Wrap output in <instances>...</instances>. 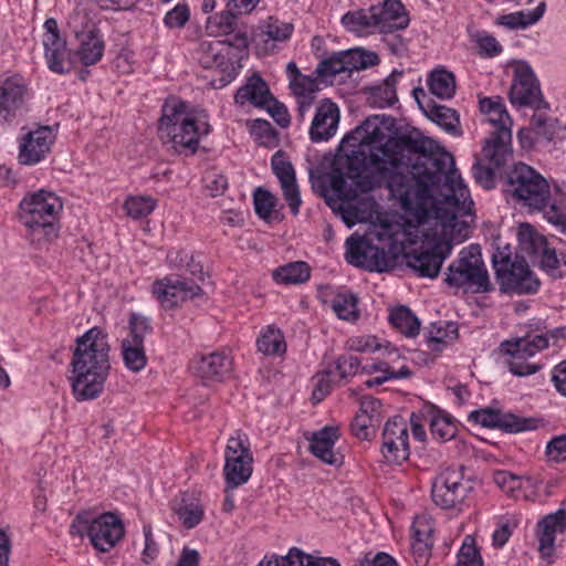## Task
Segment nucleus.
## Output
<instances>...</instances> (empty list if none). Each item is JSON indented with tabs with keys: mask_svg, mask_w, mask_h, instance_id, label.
<instances>
[{
	"mask_svg": "<svg viewBox=\"0 0 566 566\" xmlns=\"http://www.w3.org/2000/svg\"><path fill=\"white\" fill-rule=\"evenodd\" d=\"M506 192L528 211H542L553 203L547 180L523 163L516 164L507 174Z\"/></svg>",
	"mask_w": 566,
	"mask_h": 566,
	"instance_id": "7",
	"label": "nucleus"
},
{
	"mask_svg": "<svg viewBox=\"0 0 566 566\" xmlns=\"http://www.w3.org/2000/svg\"><path fill=\"white\" fill-rule=\"evenodd\" d=\"M271 95L266 82L259 74H253L248 78L247 83L237 91L234 101L240 105L251 103L256 107H263L266 105V101Z\"/></svg>",
	"mask_w": 566,
	"mask_h": 566,
	"instance_id": "30",
	"label": "nucleus"
},
{
	"mask_svg": "<svg viewBox=\"0 0 566 566\" xmlns=\"http://www.w3.org/2000/svg\"><path fill=\"white\" fill-rule=\"evenodd\" d=\"M427 338L432 350L441 352L458 338V325L454 322H446L443 325L432 324L428 329Z\"/></svg>",
	"mask_w": 566,
	"mask_h": 566,
	"instance_id": "41",
	"label": "nucleus"
},
{
	"mask_svg": "<svg viewBox=\"0 0 566 566\" xmlns=\"http://www.w3.org/2000/svg\"><path fill=\"white\" fill-rule=\"evenodd\" d=\"M111 345L99 327L86 331L75 340L71 358V381L76 400L97 398L111 371Z\"/></svg>",
	"mask_w": 566,
	"mask_h": 566,
	"instance_id": "2",
	"label": "nucleus"
},
{
	"mask_svg": "<svg viewBox=\"0 0 566 566\" xmlns=\"http://www.w3.org/2000/svg\"><path fill=\"white\" fill-rule=\"evenodd\" d=\"M497 167H493L492 165L482 160V158L478 159L473 166V175L475 180L481 184L484 188H492L494 185V170Z\"/></svg>",
	"mask_w": 566,
	"mask_h": 566,
	"instance_id": "60",
	"label": "nucleus"
},
{
	"mask_svg": "<svg viewBox=\"0 0 566 566\" xmlns=\"http://www.w3.org/2000/svg\"><path fill=\"white\" fill-rule=\"evenodd\" d=\"M342 24L346 30L358 35L370 34L377 31L373 7L367 10L358 9L347 12L342 18Z\"/></svg>",
	"mask_w": 566,
	"mask_h": 566,
	"instance_id": "36",
	"label": "nucleus"
},
{
	"mask_svg": "<svg viewBox=\"0 0 566 566\" xmlns=\"http://www.w3.org/2000/svg\"><path fill=\"white\" fill-rule=\"evenodd\" d=\"M339 108L328 98L319 102L310 128V137L313 142H323L332 138L338 127Z\"/></svg>",
	"mask_w": 566,
	"mask_h": 566,
	"instance_id": "24",
	"label": "nucleus"
},
{
	"mask_svg": "<svg viewBox=\"0 0 566 566\" xmlns=\"http://www.w3.org/2000/svg\"><path fill=\"white\" fill-rule=\"evenodd\" d=\"M124 210L133 219H142L156 208V200L150 196H133L125 200Z\"/></svg>",
	"mask_w": 566,
	"mask_h": 566,
	"instance_id": "50",
	"label": "nucleus"
},
{
	"mask_svg": "<svg viewBox=\"0 0 566 566\" xmlns=\"http://www.w3.org/2000/svg\"><path fill=\"white\" fill-rule=\"evenodd\" d=\"M62 209L61 198L49 190L40 189L23 198L20 203V219L29 229L32 242L50 243L57 237L55 220Z\"/></svg>",
	"mask_w": 566,
	"mask_h": 566,
	"instance_id": "5",
	"label": "nucleus"
},
{
	"mask_svg": "<svg viewBox=\"0 0 566 566\" xmlns=\"http://www.w3.org/2000/svg\"><path fill=\"white\" fill-rule=\"evenodd\" d=\"M90 6V2H81L67 17V28L73 32L75 38L84 36V34H88L90 31H92V33H98L93 18L91 17L92 10Z\"/></svg>",
	"mask_w": 566,
	"mask_h": 566,
	"instance_id": "38",
	"label": "nucleus"
},
{
	"mask_svg": "<svg viewBox=\"0 0 566 566\" xmlns=\"http://www.w3.org/2000/svg\"><path fill=\"white\" fill-rule=\"evenodd\" d=\"M128 334L120 343V354L125 367L132 373L142 371L147 365L145 336L151 331L146 316L133 313L128 321Z\"/></svg>",
	"mask_w": 566,
	"mask_h": 566,
	"instance_id": "13",
	"label": "nucleus"
},
{
	"mask_svg": "<svg viewBox=\"0 0 566 566\" xmlns=\"http://www.w3.org/2000/svg\"><path fill=\"white\" fill-rule=\"evenodd\" d=\"M210 132L208 116L205 112H189L187 104L172 101L163 106L158 135L164 144H170L176 150L198 147L200 136Z\"/></svg>",
	"mask_w": 566,
	"mask_h": 566,
	"instance_id": "4",
	"label": "nucleus"
},
{
	"mask_svg": "<svg viewBox=\"0 0 566 566\" xmlns=\"http://www.w3.org/2000/svg\"><path fill=\"white\" fill-rule=\"evenodd\" d=\"M231 367V359L219 352L202 355L192 365L193 374L203 381L224 380L230 375Z\"/></svg>",
	"mask_w": 566,
	"mask_h": 566,
	"instance_id": "27",
	"label": "nucleus"
},
{
	"mask_svg": "<svg viewBox=\"0 0 566 566\" xmlns=\"http://www.w3.org/2000/svg\"><path fill=\"white\" fill-rule=\"evenodd\" d=\"M248 48V38L244 33H237L232 40H218L201 38L196 49V57L205 69H221L231 77L234 73V65L231 62L233 50L239 52Z\"/></svg>",
	"mask_w": 566,
	"mask_h": 566,
	"instance_id": "11",
	"label": "nucleus"
},
{
	"mask_svg": "<svg viewBox=\"0 0 566 566\" xmlns=\"http://www.w3.org/2000/svg\"><path fill=\"white\" fill-rule=\"evenodd\" d=\"M542 270L554 279H559L566 275V259L559 258L554 248L549 245L537 258Z\"/></svg>",
	"mask_w": 566,
	"mask_h": 566,
	"instance_id": "51",
	"label": "nucleus"
},
{
	"mask_svg": "<svg viewBox=\"0 0 566 566\" xmlns=\"http://www.w3.org/2000/svg\"><path fill=\"white\" fill-rule=\"evenodd\" d=\"M345 72H348V70L345 64L344 52L322 61L316 69V73L322 77L335 76Z\"/></svg>",
	"mask_w": 566,
	"mask_h": 566,
	"instance_id": "57",
	"label": "nucleus"
},
{
	"mask_svg": "<svg viewBox=\"0 0 566 566\" xmlns=\"http://www.w3.org/2000/svg\"><path fill=\"white\" fill-rule=\"evenodd\" d=\"M256 345L259 352L264 355H281L286 349L282 333L273 326H268V328L258 338Z\"/></svg>",
	"mask_w": 566,
	"mask_h": 566,
	"instance_id": "47",
	"label": "nucleus"
},
{
	"mask_svg": "<svg viewBox=\"0 0 566 566\" xmlns=\"http://www.w3.org/2000/svg\"><path fill=\"white\" fill-rule=\"evenodd\" d=\"M493 481L503 492L516 500L526 497L524 492L526 485L533 486L530 478L518 476L507 471L495 472Z\"/></svg>",
	"mask_w": 566,
	"mask_h": 566,
	"instance_id": "39",
	"label": "nucleus"
},
{
	"mask_svg": "<svg viewBox=\"0 0 566 566\" xmlns=\"http://www.w3.org/2000/svg\"><path fill=\"white\" fill-rule=\"evenodd\" d=\"M253 201L256 214L261 219L268 220L275 206V197L270 191L260 187L254 191Z\"/></svg>",
	"mask_w": 566,
	"mask_h": 566,
	"instance_id": "58",
	"label": "nucleus"
},
{
	"mask_svg": "<svg viewBox=\"0 0 566 566\" xmlns=\"http://www.w3.org/2000/svg\"><path fill=\"white\" fill-rule=\"evenodd\" d=\"M78 46L75 55L84 65H93L97 63L104 53V42L98 33L88 32L84 36L76 38Z\"/></svg>",
	"mask_w": 566,
	"mask_h": 566,
	"instance_id": "35",
	"label": "nucleus"
},
{
	"mask_svg": "<svg viewBox=\"0 0 566 566\" xmlns=\"http://www.w3.org/2000/svg\"><path fill=\"white\" fill-rule=\"evenodd\" d=\"M151 292L161 307L171 310L187 300L199 296L202 293V289L198 284L181 279L178 275H169L156 280Z\"/></svg>",
	"mask_w": 566,
	"mask_h": 566,
	"instance_id": "17",
	"label": "nucleus"
},
{
	"mask_svg": "<svg viewBox=\"0 0 566 566\" xmlns=\"http://www.w3.org/2000/svg\"><path fill=\"white\" fill-rule=\"evenodd\" d=\"M510 101L513 105L528 106L534 111L548 109V103L543 98L539 83L526 63H517L510 88Z\"/></svg>",
	"mask_w": 566,
	"mask_h": 566,
	"instance_id": "16",
	"label": "nucleus"
},
{
	"mask_svg": "<svg viewBox=\"0 0 566 566\" xmlns=\"http://www.w3.org/2000/svg\"><path fill=\"white\" fill-rule=\"evenodd\" d=\"M394 241L388 222L375 224L365 235L354 233L346 240V260L368 271H387L391 260L386 249L390 248Z\"/></svg>",
	"mask_w": 566,
	"mask_h": 566,
	"instance_id": "6",
	"label": "nucleus"
},
{
	"mask_svg": "<svg viewBox=\"0 0 566 566\" xmlns=\"http://www.w3.org/2000/svg\"><path fill=\"white\" fill-rule=\"evenodd\" d=\"M402 75L400 71H394L381 85L371 91V104L376 107H389L397 101L396 84L398 77Z\"/></svg>",
	"mask_w": 566,
	"mask_h": 566,
	"instance_id": "42",
	"label": "nucleus"
},
{
	"mask_svg": "<svg viewBox=\"0 0 566 566\" xmlns=\"http://www.w3.org/2000/svg\"><path fill=\"white\" fill-rule=\"evenodd\" d=\"M311 269L302 261L280 266L273 272V279L282 284H301L310 279Z\"/></svg>",
	"mask_w": 566,
	"mask_h": 566,
	"instance_id": "43",
	"label": "nucleus"
},
{
	"mask_svg": "<svg viewBox=\"0 0 566 566\" xmlns=\"http://www.w3.org/2000/svg\"><path fill=\"white\" fill-rule=\"evenodd\" d=\"M428 84L429 91L439 98H451L455 93L454 75L443 69L432 71Z\"/></svg>",
	"mask_w": 566,
	"mask_h": 566,
	"instance_id": "45",
	"label": "nucleus"
},
{
	"mask_svg": "<svg viewBox=\"0 0 566 566\" xmlns=\"http://www.w3.org/2000/svg\"><path fill=\"white\" fill-rule=\"evenodd\" d=\"M472 490L470 481L464 479L463 467L447 468L433 481L431 496L436 505L451 509L463 502Z\"/></svg>",
	"mask_w": 566,
	"mask_h": 566,
	"instance_id": "15",
	"label": "nucleus"
},
{
	"mask_svg": "<svg viewBox=\"0 0 566 566\" xmlns=\"http://www.w3.org/2000/svg\"><path fill=\"white\" fill-rule=\"evenodd\" d=\"M345 53V64L348 72L354 70L366 69L369 65H374L378 62V56L374 53L365 54L361 50H349Z\"/></svg>",
	"mask_w": 566,
	"mask_h": 566,
	"instance_id": "56",
	"label": "nucleus"
},
{
	"mask_svg": "<svg viewBox=\"0 0 566 566\" xmlns=\"http://www.w3.org/2000/svg\"><path fill=\"white\" fill-rule=\"evenodd\" d=\"M547 109L535 111L530 125L537 142H552L559 129L558 120L548 116Z\"/></svg>",
	"mask_w": 566,
	"mask_h": 566,
	"instance_id": "40",
	"label": "nucleus"
},
{
	"mask_svg": "<svg viewBox=\"0 0 566 566\" xmlns=\"http://www.w3.org/2000/svg\"><path fill=\"white\" fill-rule=\"evenodd\" d=\"M544 12V3H541L537 8H535L533 11H530L527 13L523 11L501 15L497 20L499 24L505 25L510 29H518V28H525L530 24L535 23L538 21Z\"/></svg>",
	"mask_w": 566,
	"mask_h": 566,
	"instance_id": "49",
	"label": "nucleus"
},
{
	"mask_svg": "<svg viewBox=\"0 0 566 566\" xmlns=\"http://www.w3.org/2000/svg\"><path fill=\"white\" fill-rule=\"evenodd\" d=\"M290 87L296 98H315V94L318 91L316 80L308 76L292 78L290 82Z\"/></svg>",
	"mask_w": 566,
	"mask_h": 566,
	"instance_id": "59",
	"label": "nucleus"
},
{
	"mask_svg": "<svg viewBox=\"0 0 566 566\" xmlns=\"http://www.w3.org/2000/svg\"><path fill=\"white\" fill-rule=\"evenodd\" d=\"M331 190L329 188H321V193L325 197L326 203L340 214L343 221L348 227L367 220L375 212L377 203L370 197H364L359 201V206H357L350 203L355 199L339 198L336 192L333 196H328Z\"/></svg>",
	"mask_w": 566,
	"mask_h": 566,
	"instance_id": "19",
	"label": "nucleus"
},
{
	"mask_svg": "<svg viewBox=\"0 0 566 566\" xmlns=\"http://www.w3.org/2000/svg\"><path fill=\"white\" fill-rule=\"evenodd\" d=\"M408 428L401 417L388 420L382 432V454L389 462L400 463L409 458Z\"/></svg>",
	"mask_w": 566,
	"mask_h": 566,
	"instance_id": "18",
	"label": "nucleus"
},
{
	"mask_svg": "<svg viewBox=\"0 0 566 566\" xmlns=\"http://www.w3.org/2000/svg\"><path fill=\"white\" fill-rule=\"evenodd\" d=\"M389 321L405 336L415 337L419 334L420 322L407 306L392 310Z\"/></svg>",
	"mask_w": 566,
	"mask_h": 566,
	"instance_id": "44",
	"label": "nucleus"
},
{
	"mask_svg": "<svg viewBox=\"0 0 566 566\" xmlns=\"http://www.w3.org/2000/svg\"><path fill=\"white\" fill-rule=\"evenodd\" d=\"M301 558L303 557L298 554V548H292L286 556L264 558L258 566H301Z\"/></svg>",
	"mask_w": 566,
	"mask_h": 566,
	"instance_id": "63",
	"label": "nucleus"
},
{
	"mask_svg": "<svg viewBox=\"0 0 566 566\" xmlns=\"http://www.w3.org/2000/svg\"><path fill=\"white\" fill-rule=\"evenodd\" d=\"M376 29L379 33H394L409 24V15L400 0H385L373 6Z\"/></svg>",
	"mask_w": 566,
	"mask_h": 566,
	"instance_id": "22",
	"label": "nucleus"
},
{
	"mask_svg": "<svg viewBox=\"0 0 566 566\" xmlns=\"http://www.w3.org/2000/svg\"><path fill=\"white\" fill-rule=\"evenodd\" d=\"M224 460L223 475L229 488H239L249 481L253 472V457L245 436L238 433L228 439Z\"/></svg>",
	"mask_w": 566,
	"mask_h": 566,
	"instance_id": "12",
	"label": "nucleus"
},
{
	"mask_svg": "<svg viewBox=\"0 0 566 566\" xmlns=\"http://www.w3.org/2000/svg\"><path fill=\"white\" fill-rule=\"evenodd\" d=\"M237 14L234 10L227 9L209 17L206 23L207 32L213 36L230 34L235 28Z\"/></svg>",
	"mask_w": 566,
	"mask_h": 566,
	"instance_id": "46",
	"label": "nucleus"
},
{
	"mask_svg": "<svg viewBox=\"0 0 566 566\" xmlns=\"http://www.w3.org/2000/svg\"><path fill=\"white\" fill-rule=\"evenodd\" d=\"M45 57L51 71L62 74L65 70L66 43L59 34L44 35Z\"/></svg>",
	"mask_w": 566,
	"mask_h": 566,
	"instance_id": "37",
	"label": "nucleus"
},
{
	"mask_svg": "<svg viewBox=\"0 0 566 566\" xmlns=\"http://www.w3.org/2000/svg\"><path fill=\"white\" fill-rule=\"evenodd\" d=\"M368 164L370 165L367 148L350 146L344 150L342 143L333 161L332 172L319 177L314 185L332 189L339 198L357 199L358 192L371 189L369 177L363 175Z\"/></svg>",
	"mask_w": 566,
	"mask_h": 566,
	"instance_id": "3",
	"label": "nucleus"
},
{
	"mask_svg": "<svg viewBox=\"0 0 566 566\" xmlns=\"http://www.w3.org/2000/svg\"><path fill=\"white\" fill-rule=\"evenodd\" d=\"M272 169L280 180L284 199L286 200L291 212L296 216L302 200L292 164L279 151L272 158Z\"/></svg>",
	"mask_w": 566,
	"mask_h": 566,
	"instance_id": "25",
	"label": "nucleus"
},
{
	"mask_svg": "<svg viewBox=\"0 0 566 566\" xmlns=\"http://www.w3.org/2000/svg\"><path fill=\"white\" fill-rule=\"evenodd\" d=\"M190 12L186 4H178L165 15L164 22L168 28H181L189 20Z\"/></svg>",
	"mask_w": 566,
	"mask_h": 566,
	"instance_id": "61",
	"label": "nucleus"
},
{
	"mask_svg": "<svg viewBox=\"0 0 566 566\" xmlns=\"http://www.w3.org/2000/svg\"><path fill=\"white\" fill-rule=\"evenodd\" d=\"M480 109L486 116L488 123L492 126L491 132H501L512 128V119L501 97H485L481 99Z\"/></svg>",
	"mask_w": 566,
	"mask_h": 566,
	"instance_id": "32",
	"label": "nucleus"
},
{
	"mask_svg": "<svg viewBox=\"0 0 566 566\" xmlns=\"http://www.w3.org/2000/svg\"><path fill=\"white\" fill-rule=\"evenodd\" d=\"M424 113L429 119L442 127L453 136H460L462 130L460 128V117L457 111L443 105L428 104Z\"/></svg>",
	"mask_w": 566,
	"mask_h": 566,
	"instance_id": "34",
	"label": "nucleus"
},
{
	"mask_svg": "<svg viewBox=\"0 0 566 566\" xmlns=\"http://www.w3.org/2000/svg\"><path fill=\"white\" fill-rule=\"evenodd\" d=\"M73 535H88L93 546L101 552L111 551L124 536V525L113 513L94 517L88 511L80 512L71 524Z\"/></svg>",
	"mask_w": 566,
	"mask_h": 566,
	"instance_id": "10",
	"label": "nucleus"
},
{
	"mask_svg": "<svg viewBox=\"0 0 566 566\" xmlns=\"http://www.w3.org/2000/svg\"><path fill=\"white\" fill-rule=\"evenodd\" d=\"M262 108H265L280 126L286 127L289 125L290 117L286 107L272 95Z\"/></svg>",
	"mask_w": 566,
	"mask_h": 566,
	"instance_id": "62",
	"label": "nucleus"
},
{
	"mask_svg": "<svg viewBox=\"0 0 566 566\" xmlns=\"http://www.w3.org/2000/svg\"><path fill=\"white\" fill-rule=\"evenodd\" d=\"M382 118H366L343 138V149L367 148L370 166L386 179L402 209L419 224L434 220L432 247L409 254L408 265L420 276L436 277L453 243L468 238V222L462 218L471 213L473 201L449 153L430 138L409 139L415 159L406 161L397 143L384 133Z\"/></svg>",
	"mask_w": 566,
	"mask_h": 566,
	"instance_id": "1",
	"label": "nucleus"
},
{
	"mask_svg": "<svg viewBox=\"0 0 566 566\" xmlns=\"http://www.w3.org/2000/svg\"><path fill=\"white\" fill-rule=\"evenodd\" d=\"M338 438L339 433L337 427H324L313 433L310 450L324 463L340 467L344 463V457L334 450V444Z\"/></svg>",
	"mask_w": 566,
	"mask_h": 566,
	"instance_id": "26",
	"label": "nucleus"
},
{
	"mask_svg": "<svg viewBox=\"0 0 566 566\" xmlns=\"http://www.w3.org/2000/svg\"><path fill=\"white\" fill-rule=\"evenodd\" d=\"M172 511L188 530L196 527L205 515L203 506L187 493H182L174 501Z\"/></svg>",
	"mask_w": 566,
	"mask_h": 566,
	"instance_id": "31",
	"label": "nucleus"
},
{
	"mask_svg": "<svg viewBox=\"0 0 566 566\" xmlns=\"http://www.w3.org/2000/svg\"><path fill=\"white\" fill-rule=\"evenodd\" d=\"M492 264L501 292L523 295L538 290L539 280L532 273L523 258H511L509 245L503 250L497 248L492 256Z\"/></svg>",
	"mask_w": 566,
	"mask_h": 566,
	"instance_id": "9",
	"label": "nucleus"
},
{
	"mask_svg": "<svg viewBox=\"0 0 566 566\" xmlns=\"http://www.w3.org/2000/svg\"><path fill=\"white\" fill-rule=\"evenodd\" d=\"M380 424V419L358 412L352 422L353 433L360 440L370 439Z\"/></svg>",
	"mask_w": 566,
	"mask_h": 566,
	"instance_id": "52",
	"label": "nucleus"
},
{
	"mask_svg": "<svg viewBox=\"0 0 566 566\" xmlns=\"http://www.w3.org/2000/svg\"><path fill=\"white\" fill-rule=\"evenodd\" d=\"M566 530V509L545 516L538 523L539 552L543 557L552 556L554 552L555 534Z\"/></svg>",
	"mask_w": 566,
	"mask_h": 566,
	"instance_id": "29",
	"label": "nucleus"
},
{
	"mask_svg": "<svg viewBox=\"0 0 566 566\" xmlns=\"http://www.w3.org/2000/svg\"><path fill=\"white\" fill-rule=\"evenodd\" d=\"M335 314L344 321L358 318L357 297L352 293H338L331 301Z\"/></svg>",
	"mask_w": 566,
	"mask_h": 566,
	"instance_id": "48",
	"label": "nucleus"
},
{
	"mask_svg": "<svg viewBox=\"0 0 566 566\" xmlns=\"http://www.w3.org/2000/svg\"><path fill=\"white\" fill-rule=\"evenodd\" d=\"M430 430L433 437L447 441L455 436L457 426L448 416L437 412L430 420Z\"/></svg>",
	"mask_w": 566,
	"mask_h": 566,
	"instance_id": "54",
	"label": "nucleus"
},
{
	"mask_svg": "<svg viewBox=\"0 0 566 566\" xmlns=\"http://www.w3.org/2000/svg\"><path fill=\"white\" fill-rule=\"evenodd\" d=\"M512 130L490 132L485 139L481 158L493 167H502L512 156Z\"/></svg>",
	"mask_w": 566,
	"mask_h": 566,
	"instance_id": "28",
	"label": "nucleus"
},
{
	"mask_svg": "<svg viewBox=\"0 0 566 566\" xmlns=\"http://www.w3.org/2000/svg\"><path fill=\"white\" fill-rule=\"evenodd\" d=\"M293 32V24L282 22L273 17L266 19L262 25V34L268 40L285 41Z\"/></svg>",
	"mask_w": 566,
	"mask_h": 566,
	"instance_id": "53",
	"label": "nucleus"
},
{
	"mask_svg": "<svg viewBox=\"0 0 566 566\" xmlns=\"http://www.w3.org/2000/svg\"><path fill=\"white\" fill-rule=\"evenodd\" d=\"M546 347H548V339L544 335H536L532 339L527 337L504 340L501 344V350L510 356L507 360L510 371L518 377L528 376L539 370L541 366L528 363L527 358Z\"/></svg>",
	"mask_w": 566,
	"mask_h": 566,
	"instance_id": "14",
	"label": "nucleus"
},
{
	"mask_svg": "<svg viewBox=\"0 0 566 566\" xmlns=\"http://www.w3.org/2000/svg\"><path fill=\"white\" fill-rule=\"evenodd\" d=\"M55 135L50 126L29 132L20 146L19 161L23 165L40 163L51 150Z\"/></svg>",
	"mask_w": 566,
	"mask_h": 566,
	"instance_id": "20",
	"label": "nucleus"
},
{
	"mask_svg": "<svg viewBox=\"0 0 566 566\" xmlns=\"http://www.w3.org/2000/svg\"><path fill=\"white\" fill-rule=\"evenodd\" d=\"M444 282L449 287L464 293H486L492 290L479 245L472 244L459 253L458 259L448 266Z\"/></svg>",
	"mask_w": 566,
	"mask_h": 566,
	"instance_id": "8",
	"label": "nucleus"
},
{
	"mask_svg": "<svg viewBox=\"0 0 566 566\" xmlns=\"http://www.w3.org/2000/svg\"><path fill=\"white\" fill-rule=\"evenodd\" d=\"M471 418L483 427L499 428L509 433H518L536 427L534 419L518 417L513 413H500L491 409L473 411Z\"/></svg>",
	"mask_w": 566,
	"mask_h": 566,
	"instance_id": "23",
	"label": "nucleus"
},
{
	"mask_svg": "<svg viewBox=\"0 0 566 566\" xmlns=\"http://www.w3.org/2000/svg\"><path fill=\"white\" fill-rule=\"evenodd\" d=\"M28 86L20 75L0 77V120L9 122L21 109Z\"/></svg>",
	"mask_w": 566,
	"mask_h": 566,
	"instance_id": "21",
	"label": "nucleus"
},
{
	"mask_svg": "<svg viewBox=\"0 0 566 566\" xmlns=\"http://www.w3.org/2000/svg\"><path fill=\"white\" fill-rule=\"evenodd\" d=\"M547 455L556 461L566 460V434L553 438L546 446Z\"/></svg>",
	"mask_w": 566,
	"mask_h": 566,
	"instance_id": "64",
	"label": "nucleus"
},
{
	"mask_svg": "<svg viewBox=\"0 0 566 566\" xmlns=\"http://www.w3.org/2000/svg\"><path fill=\"white\" fill-rule=\"evenodd\" d=\"M517 239L521 252L530 258L537 259L548 247L546 238L530 223L520 224Z\"/></svg>",
	"mask_w": 566,
	"mask_h": 566,
	"instance_id": "33",
	"label": "nucleus"
},
{
	"mask_svg": "<svg viewBox=\"0 0 566 566\" xmlns=\"http://www.w3.org/2000/svg\"><path fill=\"white\" fill-rule=\"evenodd\" d=\"M482 557L473 536L467 535L458 554L457 566H482Z\"/></svg>",
	"mask_w": 566,
	"mask_h": 566,
	"instance_id": "55",
	"label": "nucleus"
}]
</instances>
